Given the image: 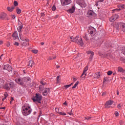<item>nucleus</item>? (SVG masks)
I'll return each mask as SVG.
<instances>
[{
  "label": "nucleus",
  "instance_id": "obj_1",
  "mask_svg": "<svg viewBox=\"0 0 125 125\" xmlns=\"http://www.w3.org/2000/svg\"><path fill=\"white\" fill-rule=\"evenodd\" d=\"M15 82L17 83H18V84L23 85L24 83H28V82H30V79L28 77H24L21 79L20 78H18L15 79Z\"/></svg>",
  "mask_w": 125,
  "mask_h": 125
},
{
  "label": "nucleus",
  "instance_id": "obj_2",
  "mask_svg": "<svg viewBox=\"0 0 125 125\" xmlns=\"http://www.w3.org/2000/svg\"><path fill=\"white\" fill-rule=\"evenodd\" d=\"M70 39L73 42H76L81 46L83 45V38H82V37L79 38V36H77L75 38L71 37Z\"/></svg>",
  "mask_w": 125,
  "mask_h": 125
},
{
  "label": "nucleus",
  "instance_id": "obj_3",
  "mask_svg": "<svg viewBox=\"0 0 125 125\" xmlns=\"http://www.w3.org/2000/svg\"><path fill=\"white\" fill-rule=\"evenodd\" d=\"M39 91H43L42 93V95L43 96H46L47 94L49 93V91H50V89L49 88H45L43 89V85H40L39 86Z\"/></svg>",
  "mask_w": 125,
  "mask_h": 125
},
{
  "label": "nucleus",
  "instance_id": "obj_4",
  "mask_svg": "<svg viewBox=\"0 0 125 125\" xmlns=\"http://www.w3.org/2000/svg\"><path fill=\"white\" fill-rule=\"evenodd\" d=\"M42 96L40 94H36L35 97H33L32 98V100L33 102H38V103H41V101H42Z\"/></svg>",
  "mask_w": 125,
  "mask_h": 125
},
{
  "label": "nucleus",
  "instance_id": "obj_5",
  "mask_svg": "<svg viewBox=\"0 0 125 125\" xmlns=\"http://www.w3.org/2000/svg\"><path fill=\"white\" fill-rule=\"evenodd\" d=\"M27 110L28 113L30 111H32V108H31L29 104H25L21 108V111H23L24 113H25V110Z\"/></svg>",
  "mask_w": 125,
  "mask_h": 125
},
{
  "label": "nucleus",
  "instance_id": "obj_6",
  "mask_svg": "<svg viewBox=\"0 0 125 125\" xmlns=\"http://www.w3.org/2000/svg\"><path fill=\"white\" fill-rule=\"evenodd\" d=\"M61 4L62 6L68 5L71 3V0H61Z\"/></svg>",
  "mask_w": 125,
  "mask_h": 125
},
{
  "label": "nucleus",
  "instance_id": "obj_7",
  "mask_svg": "<svg viewBox=\"0 0 125 125\" xmlns=\"http://www.w3.org/2000/svg\"><path fill=\"white\" fill-rule=\"evenodd\" d=\"M113 104H114V101L111 100L108 101L105 104V108H110L111 105H113Z\"/></svg>",
  "mask_w": 125,
  "mask_h": 125
},
{
  "label": "nucleus",
  "instance_id": "obj_8",
  "mask_svg": "<svg viewBox=\"0 0 125 125\" xmlns=\"http://www.w3.org/2000/svg\"><path fill=\"white\" fill-rule=\"evenodd\" d=\"M3 69L7 70V71H9V72H10L11 71H12V67H11V66H10V65L6 64L4 65Z\"/></svg>",
  "mask_w": 125,
  "mask_h": 125
},
{
  "label": "nucleus",
  "instance_id": "obj_9",
  "mask_svg": "<svg viewBox=\"0 0 125 125\" xmlns=\"http://www.w3.org/2000/svg\"><path fill=\"white\" fill-rule=\"evenodd\" d=\"M21 112L23 116H29L32 113V110H30L29 112H28V110H24V112L23 110H21Z\"/></svg>",
  "mask_w": 125,
  "mask_h": 125
},
{
  "label": "nucleus",
  "instance_id": "obj_10",
  "mask_svg": "<svg viewBox=\"0 0 125 125\" xmlns=\"http://www.w3.org/2000/svg\"><path fill=\"white\" fill-rule=\"evenodd\" d=\"M118 7H119V9H115L113 10L112 11H120V10H121L122 9L125 8V5L124 4L119 5Z\"/></svg>",
  "mask_w": 125,
  "mask_h": 125
},
{
  "label": "nucleus",
  "instance_id": "obj_11",
  "mask_svg": "<svg viewBox=\"0 0 125 125\" xmlns=\"http://www.w3.org/2000/svg\"><path fill=\"white\" fill-rule=\"evenodd\" d=\"M13 38L14 40H19V37H18V33L17 31H15L13 34Z\"/></svg>",
  "mask_w": 125,
  "mask_h": 125
},
{
  "label": "nucleus",
  "instance_id": "obj_12",
  "mask_svg": "<svg viewBox=\"0 0 125 125\" xmlns=\"http://www.w3.org/2000/svg\"><path fill=\"white\" fill-rule=\"evenodd\" d=\"M87 70H88V66H86L84 68V70L83 71V73L81 77H83V75H84V77H85V76H86V71H87Z\"/></svg>",
  "mask_w": 125,
  "mask_h": 125
},
{
  "label": "nucleus",
  "instance_id": "obj_13",
  "mask_svg": "<svg viewBox=\"0 0 125 125\" xmlns=\"http://www.w3.org/2000/svg\"><path fill=\"white\" fill-rule=\"evenodd\" d=\"M18 23L19 24H21V25H19V26L18 27V31L19 32V33H20V32H21V30L23 29V25H22V22H20V21H19Z\"/></svg>",
  "mask_w": 125,
  "mask_h": 125
},
{
  "label": "nucleus",
  "instance_id": "obj_14",
  "mask_svg": "<svg viewBox=\"0 0 125 125\" xmlns=\"http://www.w3.org/2000/svg\"><path fill=\"white\" fill-rule=\"evenodd\" d=\"M120 25L122 31H123V32H125V23L121 22Z\"/></svg>",
  "mask_w": 125,
  "mask_h": 125
},
{
  "label": "nucleus",
  "instance_id": "obj_15",
  "mask_svg": "<svg viewBox=\"0 0 125 125\" xmlns=\"http://www.w3.org/2000/svg\"><path fill=\"white\" fill-rule=\"evenodd\" d=\"M20 38L21 41H22L23 42H29V40L23 38V36L21 35V34H20Z\"/></svg>",
  "mask_w": 125,
  "mask_h": 125
},
{
  "label": "nucleus",
  "instance_id": "obj_16",
  "mask_svg": "<svg viewBox=\"0 0 125 125\" xmlns=\"http://www.w3.org/2000/svg\"><path fill=\"white\" fill-rule=\"evenodd\" d=\"M75 9L76 8L75 7V6H73L71 9L68 10V11L69 13H74V12H75Z\"/></svg>",
  "mask_w": 125,
  "mask_h": 125
},
{
  "label": "nucleus",
  "instance_id": "obj_17",
  "mask_svg": "<svg viewBox=\"0 0 125 125\" xmlns=\"http://www.w3.org/2000/svg\"><path fill=\"white\" fill-rule=\"evenodd\" d=\"M95 79H99L100 78V72H97L94 75Z\"/></svg>",
  "mask_w": 125,
  "mask_h": 125
},
{
  "label": "nucleus",
  "instance_id": "obj_18",
  "mask_svg": "<svg viewBox=\"0 0 125 125\" xmlns=\"http://www.w3.org/2000/svg\"><path fill=\"white\" fill-rule=\"evenodd\" d=\"M6 17V14L5 13H2L0 16V19H4Z\"/></svg>",
  "mask_w": 125,
  "mask_h": 125
},
{
  "label": "nucleus",
  "instance_id": "obj_19",
  "mask_svg": "<svg viewBox=\"0 0 125 125\" xmlns=\"http://www.w3.org/2000/svg\"><path fill=\"white\" fill-rule=\"evenodd\" d=\"M35 65V63L33 61H30L28 62V67H32Z\"/></svg>",
  "mask_w": 125,
  "mask_h": 125
},
{
  "label": "nucleus",
  "instance_id": "obj_20",
  "mask_svg": "<svg viewBox=\"0 0 125 125\" xmlns=\"http://www.w3.org/2000/svg\"><path fill=\"white\" fill-rule=\"evenodd\" d=\"M7 9L10 12H12V11H13V10H14V6L7 7Z\"/></svg>",
  "mask_w": 125,
  "mask_h": 125
},
{
  "label": "nucleus",
  "instance_id": "obj_21",
  "mask_svg": "<svg viewBox=\"0 0 125 125\" xmlns=\"http://www.w3.org/2000/svg\"><path fill=\"white\" fill-rule=\"evenodd\" d=\"M94 55V52H93L91 54H90L89 58V62H91V61H92V59L93 58Z\"/></svg>",
  "mask_w": 125,
  "mask_h": 125
},
{
  "label": "nucleus",
  "instance_id": "obj_22",
  "mask_svg": "<svg viewBox=\"0 0 125 125\" xmlns=\"http://www.w3.org/2000/svg\"><path fill=\"white\" fill-rule=\"evenodd\" d=\"M79 5L81 7H83V8L85 7V6H86V3H85L84 2H82V3H80Z\"/></svg>",
  "mask_w": 125,
  "mask_h": 125
},
{
  "label": "nucleus",
  "instance_id": "obj_23",
  "mask_svg": "<svg viewBox=\"0 0 125 125\" xmlns=\"http://www.w3.org/2000/svg\"><path fill=\"white\" fill-rule=\"evenodd\" d=\"M9 84L6 83L5 84V85H4V88L5 89H6L7 90H9L10 88H9Z\"/></svg>",
  "mask_w": 125,
  "mask_h": 125
},
{
  "label": "nucleus",
  "instance_id": "obj_24",
  "mask_svg": "<svg viewBox=\"0 0 125 125\" xmlns=\"http://www.w3.org/2000/svg\"><path fill=\"white\" fill-rule=\"evenodd\" d=\"M4 83V81L2 79H0V87H2Z\"/></svg>",
  "mask_w": 125,
  "mask_h": 125
},
{
  "label": "nucleus",
  "instance_id": "obj_25",
  "mask_svg": "<svg viewBox=\"0 0 125 125\" xmlns=\"http://www.w3.org/2000/svg\"><path fill=\"white\" fill-rule=\"evenodd\" d=\"M103 1H104V0H99V1H96V6H98L99 5L100 2H103Z\"/></svg>",
  "mask_w": 125,
  "mask_h": 125
},
{
  "label": "nucleus",
  "instance_id": "obj_26",
  "mask_svg": "<svg viewBox=\"0 0 125 125\" xmlns=\"http://www.w3.org/2000/svg\"><path fill=\"white\" fill-rule=\"evenodd\" d=\"M14 86V83L13 82H10L9 83V88H12V87H13V86Z\"/></svg>",
  "mask_w": 125,
  "mask_h": 125
},
{
  "label": "nucleus",
  "instance_id": "obj_27",
  "mask_svg": "<svg viewBox=\"0 0 125 125\" xmlns=\"http://www.w3.org/2000/svg\"><path fill=\"white\" fill-rule=\"evenodd\" d=\"M16 12L17 14H20L21 12V10L18 7L16 8Z\"/></svg>",
  "mask_w": 125,
  "mask_h": 125
},
{
  "label": "nucleus",
  "instance_id": "obj_28",
  "mask_svg": "<svg viewBox=\"0 0 125 125\" xmlns=\"http://www.w3.org/2000/svg\"><path fill=\"white\" fill-rule=\"evenodd\" d=\"M79 84V81H77L75 84L73 85V86L72 87V89L76 88L77 87V86Z\"/></svg>",
  "mask_w": 125,
  "mask_h": 125
},
{
  "label": "nucleus",
  "instance_id": "obj_29",
  "mask_svg": "<svg viewBox=\"0 0 125 125\" xmlns=\"http://www.w3.org/2000/svg\"><path fill=\"white\" fill-rule=\"evenodd\" d=\"M109 21H110V22H114V21H115V19H114V16H112L110 19H109Z\"/></svg>",
  "mask_w": 125,
  "mask_h": 125
},
{
  "label": "nucleus",
  "instance_id": "obj_30",
  "mask_svg": "<svg viewBox=\"0 0 125 125\" xmlns=\"http://www.w3.org/2000/svg\"><path fill=\"white\" fill-rule=\"evenodd\" d=\"M73 84V83H71L70 84H67L64 86V87L66 89H67V88H69V87H70V86H71V85H72Z\"/></svg>",
  "mask_w": 125,
  "mask_h": 125
},
{
  "label": "nucleus",
  "instance_id": "obj_31",
  "mask_svg": "<svg viewBox=\"0 0 125 125\" xmlns=\"http://www.w3.org/2000/svg\"><path fill=\"white\" fill-rule=\"evenodd\" d=\"M118 71L120 72V73L122 72H124V69H123V68L122 67H118Z\"/></svg>",
  "mask_w": 125,
  "mask_h": 125
},
{
  "label": "nucleus",
  "instance_id": "obj_32",
  "mask_svg": "<svg viewBox=\"0 0 125 125\" xmlns=\"http://www.w3.org/2000/svg\"><path fill=\"white\" fill-rule=\"evenodd\" d=\"M89 33L90 35H91V36H94V34H93V33H94L93 30H90V31H89Z\"/></svg>",
  "mask_w": 125,
  "mask_h": 125
},
{
  "label": "nucleus",
  "instance_id": "obj_33",
  "mask_svg": "<svg viewBox=\"0 0 125 125\" xmlns=\"http://www.w3.org/2000/svg\"><path fill=\"white\" fill-rule=\"evenodd\" d=\"M59 114L62 116H66V113L64 112H59Z\"/></svg>",
  "mask_w": 125,
  "mask_h": 125
},
{
  "label": "nucleus",
  "instance_id": "obj_34",
  "mask_svg": "<svg viewBox=\"0 0 125 125\" xmlns=\"http://www.w3.org/2000/svg\"><path fill=\"white\" fill-rule=\"evenodd\" d=\"M112 16H114V19L116 21L118 18H119V15L116 14L115 15H113Z\"/></svg>",
  "mask_w": 125,
  "mask_h": 125
},
{
  "label": "nucleus",
  "instance_id": "obj_35",
  "mask_svg": "<svg viewBox=\"0 0 125 125\" xmlns=\"http://www.w3.org/2000/svg\"><path fill=\"white\" fill-rule=\"evenodd\" d=\"M112 16H114V19L116 21L118 18H119V15L116 14L115 15H113Z\"/></svg>",
  "mask_w": 125,
  "mask_h": 125
},
{
  "label": "nucleus",
  "instance_id": "obj_36",
  "mask_svg": "<svg viewBox=\"0 0 125 125\" xmlns=\"http://www.w3.org/2000/svg\"><path fill=\"white\" fill-rule=\"evenodd\" d=\"M13 44H14V45H16L17 46H19V45L20 44V43H19V42H14Z\"/></svg>",
  "mask_w": 125,
  "mask_h": 125
},
{
  "label": "nucleus",
  "instance_id": "obj_37",
  "mask_svg": "<svg viewBox=\"0 0 125 125\" xmlns=\"http://www.w3.org/2000/svg\"><path fill=\"white\" fill-rule=\"evenodd\" d=\"M14 6H17L18 5V2H17V1H14Z\"/></svg>",
  "mask_w": 125,
  "mask_h": 125
},
{
  "label": "nucleus",
  "instance_id": "obj_38",
  "mask_svg": "<svg viewBox=\"0 0 125 125\" xmlns=\"http://www.w3.org/2000/svg\"><path fill=\"white\" fill-rule=\"evenodd\" d=\"M113 74V72L111 71H108L107 72V75L108 76H111V75H112Z\"/></svg>",
  "mask_w": 125,
  "mask_h": 125
},
{
  "label": "nucleus",
  "instance_id": "obj_39",
  "mask_svg": "<svg viewBox=\"0 0 125 125\" xmlns=\"http://www.w3.org/2000/svg\"><path fill=\"white\" fill-rule=\"evenodd\" d=\"M87 54H91L92 53H93V51H87L86 52Z\"/></svg>",
  "mask_w": 125,
  "mask_h": 125
},
{
  "label": "nucleus",
  "instance_id": "obj_40",
  "mask_svg": "<svg viewBox=\"0 0 125 125\" xmlns=\"http://www.w3.org/2000/svg\"><path fill=\"white\" fill-rule=\"evenodd\" d=\"M88 14L91 16H92V14H93V13H92V12H91V11H89L88 12Z\"/></svg>",
  "mask_w": 125,
  "mask_h": 125
},
{
  "label": "nucleus",
  "instance_id": "obj_41",
  "mask_svg": "<svg viewBox=\"0 0 125 125\" xmlns=\"http://www.w3.org/2000/svg\"><path fill=\"white\" fill-rule=\"evenodd\" d=\"M38 50H32V52L33 53H35V54H37V53H38Z\"/></svg>",
  "mask_w": 125,
  "mask_h": 125
},
{
  "label": "nucleus",
  "instance_id": "obj_42",
  "mask_svg": "<svg viewBox=\"0 0 125 125\" xmlns=\"http://www.w3.org/2000/svg\"><path fill=\"white\" fill-rule=\"evenodd\" d=\"M56 10V7H55V6H53V7H52V10H53V11H55Z\"/></svg>",
  "mask_w": 125,
  "mask_h": 125
},
{
  "label": "nucleus",
  "instance_id": "obj_43",
  "mask_svg": "<svg viewBox=\"0 0 125 125\" xmlns=\"http://www.w3.org/2000/svg\"><path fill=\"white\" fill-rule=\"evenodd\" d=\"M83 39H84L85 41H87L88 40V38L87 37V36L86 35H85V36L83 37Z\"/></svg>",
  "mask_w": 125,
  "mask_h": 125
},
{
  "label": "nucleus",
  "instance_id": "obj_44",
  "mask_svg": "<svg viewBox=\"0 0 125 125\" xmlns=\"http://www.w3.org/2000/svg\"><path fill=\"white\" fill-rule=\"evenodd\" d=\"M55 58H56V57H50L49 58V60H51L52 59H55Z\"/></svg>",
  "mask_w": 125,
  "mask_h": 125
},
{
  "label": "nucleus",
  "instance_id": "obj_45",
  "mask_svg": "<svg viewBox=\"0 0 125 125\" xmlns=\"http://www.w3.org/2000/svg\"><path fill=\"white\" fill-rule=\"evenodd\" d=\"M115 115L116 117H119V112H118V111H116L115 113Z\"/></svg>",
  "mask_w": 125,
  "mask_h": 125
},
{
  "label": "nucleus",
  "instance_id": "obj_46",
  "mask_svg": "<svg viewBox=\"0 0 125 125\" xmlns=\"http://www.w3.org/2000/svg\"><path fill=\"white\" fill-rule=\"evenodd\" d=\"M85 119L86 120H90V119H91V117H89V116H87L85 117Z\"/></svg>",
  "mask_w": 125,
  "mask_h": 125
},
{
  "label": "nucleus",
  "instance_id": "obj_47",
  "mask_svg": "<svg viewBox=\"0 0 125 125\" xmlns=\"http://www.w3.org/2000/svg\"><path fill=\"white\" fill-rule=\"evenodd\" d=\"M107 80H108V78L105 77L104 80V83H105V82H107Z\"/></svg>",
  "mask_w": 125,
  "mask_h": 125
},
{
  "label": "nucleus",
  "instance_id": "obj_48",
  "mask_svg": "<svg viewBox=\"0 0 125 125\" xmlns=\"http://www.w3.org/2000/svg\"><path fill=\"white\" fill-rule=\"evenodd\" d=\"M117 108H118V109H121V108H122V106L121 105V104H119L117 105Z\"/></svg>",
  "mask_w": 125,
  "mask_h": 125
},
{
  "label": "nucleus",
  "instance_id": "obj_49",
  "mask_svg": "<svg viewBox=\"0 0 125 125\" xmlns=\"http://www.w3.org/2000/svg\"><path fill=\"white\" fill-rule=\"evenodd\" d=\"M4 95L5 97H7V96H8V94H7V93H5Z\"/></svg>",
  "mask_w": 125,
  "mask_h": 125
},
{
  "label": "nucleus",
  "instance_id": "obj_50",
  "mask_svg": "<svg viewBox=\"0 0 125 125\" xmlns=\"http://www.w3.org/2000/svg\"><path fill=\"white\" fill-rule=\"evenodd\" d=\"M78 57H79V56H77L76 57H75L74 58V60L75 61H77V58H78Z\"/></svg>",
  "mask_w": 125,
  "mask_h": 125
},
{
  "label": "nucleus",
  "instance_id": "obj_51",
  "mask_svg": "<svg viewBox=\"0 0 125 125\" xmlns=\"http://www.w3.org/2000/svg\"><path fill=\"white\" fill-rule=\"evenodd\" d=\"M41 17H44V13H42L41 14Z\"/></svg>",
  "mask_w": 125,
  "mask_h": 125
},
{
  "label": "nucleus",
  "instance_id": "obj_52",
  "mask_svg": "<svg viewBox=\"0 0 125 125\" xmlns=\"http://www.w3.org/2000/svg\"><path fill=\"white\" fill-rule=\"evenodd\" d=\"M3 43V42L2 41H0V45Z\"/></svg>",
  "mask_w": 125,
  "mask_h": 125
},
{
  "label": "nucleus",
  "instance_id": "obj_53",
  "mask_svg": "<svg viewBox=\"0 0 125 125\" xmlns=\"http://www.w3.org/2000/svg\"><path fill=\"white\" fill-rule=\"evenodd\" d=\"M41 84L43 85H44V83H43V82L42 81L41 82Z\"/></svg>",
  "mask_w": 125,
  "mask_h": 125
},
{
  "label": "nucleus",
  "instance_id": "obj_54",
  "mask_svg": "<svg viewBox=\"0 0 125 125\" xmlns=\"http://www.w3.org/2000/svg\"><path fill=\"white\" fill-rule=\"evenodd\" d=\"M69 115H70V116H72V115H73V113H72V112H70L69 113H68Z\"/></svg>",
  "mask_w": 125,
  "mask_h": 125
},
{
  "label": "nucleus",
  "instance_id": "obj_55",
  "mask_svg": "<svg viewBox=\"0 0 125 125\" xmlns=\"http://www.w3.org/2000/svg\"><path fill=\"white\" fill-rule=\"evenodd\" d=\"M63 105H65V106H67V104L66 102H65L64 103H63Z\"/></svg>",
  "mask_w": 125,
  "mask_h": 125
},
{
  "label": "nucleus",
  "instance_id": "obj_56",
  "mask_svg": "<svg viewBox=\"0 0 125 125\" xmlns=\"http://www.w3.org/2000/svg\"><path fill=\"white\" fill-rule=\"evenodd\" d=\"M16 17L15 16V15H13L12 16V18H13V19H15V18H16Z\"/></svg>",
  "mask_w": 125,
  "mask_h": 125
},
{
  "label": "nucleus",
  "instance_id": "obj_57",
  "mask_svg": "<svg viewBox=\"0 0 125 125\" xmlns=\"http://www.w3.org/2000/svg\"><path fill=\"white\" fill-rule=\"evenodd\" d=\"M106 95V93L104 92V93H103V94H102V96H104V95Z\"/></svg>",
  "mask_w": 125,
  "mask_h": 125
},
{
  "label": "nucleus",
  "instance_id": "obj_58",
  "mask_svg": "<svg viewBox=\"0 0 125 125\" xmlns=\"http://www.w3.org/2000/svg\"><path fill=\"white\" fill-rule=\"evenodd\" d=\"M23 45H25V46H26L27 45V43L26 42H23Z\"/></svg>",
  "mask_w": 125,
  "mask_h": 125
},
{
  "label": "nucleus",
  "instance_id": "obj_59",
  "mask_svg": "<svg viewBox=\"0 0 125 125\" xmlns=\"http://www.w3.org/2000/svg\"><path fill=\"white\" fill-rule=\"evenodd\" d=\"M41 45H43L44 44V43L43 42H42L41 43Z\"/></svg>",
  "mask_w": 125,
  "mask_h": 125
},
{
  "label": "nucleus",
  "instance_id": "obj_60",
  "mask_svg": "<svg viewBox=\"0 0 125 125\" xmlns=\"http://www.w3.org/2000/svg\"><path fill=\"white\" fill-rule=\"evenodd\" d=\"M57 80L58 81H59V76L57 77Z\"/></svg>",
  "mask_w": 125,
  "mask_h": 125
},
{
  "label": "nucleus",
  "instance_id": "obj_61",
  "mask_svg": "<svg viewBox=\"0 0 125 125\" xmlns=\"http://www.w3.org/2000/svg\"><path fill=\"white\" fill-rule=\"evenodd\" d=\"M117 95H119L120 94V92H119V91H117Z\"/></svg>",
  "mask_w": 125,
  "mask_h": 125
},
{
  "label": "nucleus",
  "instance_id": "obj_62",
  "mask_svg": "<svg viewBox=\"0 0 125 125\" xmlns=\"http://www.w3.org/2000/svg\"><path fill=\"white\" fill-rule=\"evenodd\" d=\"M73 81L74 82H76V81H77V79L75 78H73Z\"/></svg>",
  "mask_w": 125,
  "mask_h": 125
},
{
  "label": "nucleus",
  "instance_id": "obj_63",
  "mask_svg": "<svg viewBox=\"0 0 125 125\" xmlns=\"http://www.w3.org/2000/svg\"><path fill=\"white\" fill-rule=\"evenodd\" d=\"M13 100H14V99H13V98H12L10 102H11V103L12 102V101H13Z\"/></svg>",
  "mask_w": 125,
  "mask_h": 125
},
{
  "label": "nucleus",
  "instance_id": "obj_64",
  "mask_svg": "<svg viewBox=\"0 0 125 125\" xmlns=\"http://www.w3.org/2000/svg\"><path fill=\"white\" fill-rule=\"evenodd\" d=\"M59 16H58V15H56L55 17V18H58V17H59Z\"/></svg>",
  "mask_w": 125,
  "mask_h": 125
}]
</instances>
